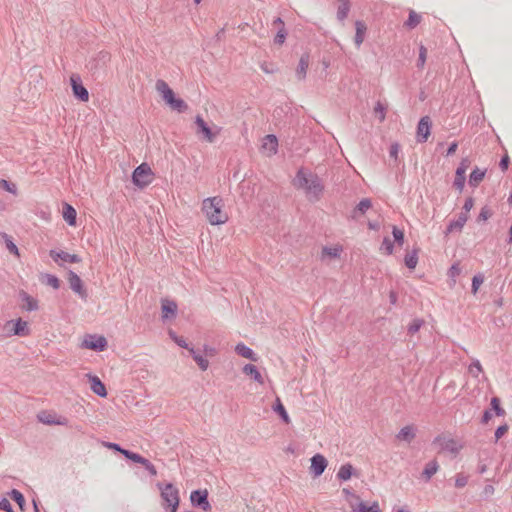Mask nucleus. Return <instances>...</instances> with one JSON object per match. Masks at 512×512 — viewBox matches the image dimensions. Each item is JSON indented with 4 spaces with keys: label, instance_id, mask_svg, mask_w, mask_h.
Masks as SVG:
<instances>
[{
    "label": "nucleus",
    "instance_id": "f257e3e1",
    "mask_svg": "<svg viewBox=\"0 0 512 512\" xmlns=\"http://www.w3.org/2000/svg\"><path fill=\"white\" fill-rule=\"evenodd\" d=\"M293 184L296 188L304 190L306 198L312 203L321 199L325 189L323 181L317 174L305 172L303 169L297 171Z\"/></svg>",
    "mask_w": 512,
    "mask_h": 512
},
{
    "label": "nucleus",
    "instance_id": "f03ea898",
    "mask_svg": "<svg viewBox=\"0 0 512 512\" xmlns=\"http://www.w3.org/2000/svg\"><path fill=\"white\" fill-rule=\"evenodd\" d=\"M223 200L220 197H211L203 201L202 210L211 225L224 224L228 216L222 211Z\"/></svg>",
    "mask_w": 512,
    "mask_h": 512
},
{
    "label": "nucleus",
    "instance_id": "7ed1b4c3",
    "mask_svg": "<svg viewBox=\"0 0 512 512\" xmlns=\"http://www.w3.org/2000/svg\"><path fill=\"white\" fill-rule=\"evenodd\" d=\"M157 487L161 492L163 508L176 512L180 502L179 490L172 483H157Z\"/></svg>",
    "mask_w": 512,
    "mask_h": 512
},
{
    "label": "nucleus",
    "instance_id": "20e7f679",
    "mask_svg": "<svg viewBox=\"0 0 512 512\" xmlns=\"http://www.w3.org/2000/svg\"><path fill=\"white\" fill-rule=\"evenodd\" d=\"M153 172L147 163L139 165L132 174L134 185L144 188L152 182Z\"/></svg>",
    "mask_w": 512,
    "mask_h": 512
},
{
    "label": "nucleus",
    "instance_id": "39448f33",
    "mask_svg": "<svg viewBox=\"0 0 512 512\" xmlns=\"http://www.w3.org/2000/svg\"><path fill=\"white\" fill-rule=\"evenodd\" d=\"M432 444L436 446L440 452L457 454L461 449V446L455 439L443 435L436 436Z\"/></svg>",
    "mask_w": 512,
    "mask_h": 512
},
{
    "label": "nucleus",
    "instance_id": "423d86ee",
    "mask_svg": "<svg viewBox=\"0 0 512 512\" xmlns=\"http://www.w3.org/2000/svg\"><path fill=\"white\" fill-rule=\"evenodd\" d=\"M190 501L193 507L200 508L205 512H209L212 509L208 500V491L206 489L192 491L190 494Z\"/></svg>",
    "mask_w": 512,
    "mask_h": 512
},
{
    "label": "nucleus",
    "instance_id": "0eeeda50",
    "mask_svg": "<svg viewBox=\"0 0 512 512\" xmlns=\"http://www.w3.org/2000/svg\"><path fill=\"white\" fill-rule=\"evenodd\" d=\"M70 83L73 96L82 102H87L89 100V92L82 84L81 77L78 74H72Z\"/></svg>",
    "mask_w": 512,
    "mask_h": 512
},
{
    "label": "nucleus",
    "instance_id": "6e6552de",
    "mask_svg": "<svg viewBox=\"0 0 512 512\" xmlns=\"http://www.w3.org/2000/svg\"><path fill=\"white\" fill-rule=\"evenodd\" d=\"M82 346L86 349L102 352L107 348V340L100 335H87Z\"/></svg>",
    "mask_w": 512,
    "mask_h": 512
},
{
    "label": "nucleus",
    "instance_id": "1a4fd4ad",
    "mask_svg": "<svg viewBox=\"0 0 512 512\" xmlns=\"http://www.w3.org/2000/svg\"><path fill=\"white\" fill-rule=\"evenodd\" d=\"M111 55L107 51H100L90 62L89 68L93 74L100 73L105 70Z\"/></svg>",
    "mask_w": 512,
    "mask_h": 512
},
{
    "label": "nucleus",
    "instance_id": "9d476101",
    "mask_svg": "<svg viewBox=\"0 0 512 512\" xmlns=\"http://www.w3.org/2000/svg\"><path fill=\"white\" fill-rule=\"evenodd\" d=\"M393 242L386 238V255L393 254L396 248H401L404 244V232L397 226H392Z\"/></svg>",
    "mask_w": 512,
    "mask_h": 512
},
{
    "label": "nucleus",
    "instance_id": "9b49d317",
    "mask_svg": "<svg viewBox=\"0 0 512 512\" xmlns=\"http://www.w3.org/2000/svg\"><path fill=\"white\" fill-rule=\"evenodd\" d=\"M372 210V201L369 198H363L351 211V218L355 221L361 222L362 217Z\"/></svg>",
    "mask_w": 512,
    "mask_h": 512
},
{
    "label": "nucleus",
    "instance_id": "f8f14e48",
    "mask_svg": "<svg viewBox=\"0 0 512 512\" xmlns=\"http://www.w3.org/2000/svg\"><path fill=\"white\" fill-rule=\"evenodd\" d=\"M195 124L197 126L196 133L198 135H202L201 138L206 140L209 143L214 142L216 133H213L211 128L208 126V124L204 121V119L197 115L195 118Z\"/></svg>",
    "mask_w": 512,
    "mask_h": 512
},
{
    "label": "nucleus",
    "instance_id": "ddd939ff",
    "mask_svg": "<svg viewBox=\"0 0 512 512\" xmlns=\"http://www.w3.org/2000/svg\"><path fill=\"white\" fill-rule=\"evenodd\" d=\"M469 165H470V161L467 158H465V159L461 160L459 166L456 169L453 186L460 192H462L464 189L465 180H466L465 172H466L467 168L469 167Z\"/></svg>",
    "mask_w": 512,
    "mask_h": 512
},
{
    "label": "nucleus",
    "instance_id": "4468645a",
    "mask_svg": "<svg viewBox=\"0 0 512 512\" xmlns=\"http://www.w3.org/2000/svg\"><path fill=\"white\" fill-rule=\"evenodd\" d=\"M68 281L70 288L77 293L81 299L86 300L88 294L86 289L83 286V282L81 278L73 271H69L68 273Z\"/></svg>",
    "mask_w": 512,
    "mask_h": 512
},
{
    "label": "nucleus",
    "instance_id": "2eb2a0df",
    "mask_svg": "<svg viewBox=\"0 0 512 512\" xmlns=\"http://www.w3.org/2000/svg\"><path fill=\"white\" fill-rule=\"evenodd\" d=\"M431 132V120L428 116H424L420 119L417 125V141L424 143L427 141Z\"/></svg>",
    "mask_w": 512,
    "mask_h": 512
},
{
    "label": "nucleus",
    "instance_id": "dca6fc26",
    "mask_svg": "<svg viewBox=\"0 0 512 512\" xmlns=\"http://www.w3.org/2000/svg\"><path fill=\"white\" fill-rule=\"evenodd\" d=\"M12 326V329L10 330L12 335L25 337L30 334V329L28 327V322L22 320L21 318H18L17 320L8 321L6 323V327Z\"/></svg>",
    "mask_w": 512,
    "mask_h": 512
},
{
    "label": "nucleus",
    "instance_id": "f3484780",
    "mask_svg": "<svg viewBox=\"0 0 512 512\" xmlns=\"http://www.w3.org/2000/svg\"><path fill=\"white\" fill-rule=\"evenodd\" d=\"M327 464L328 462L323 455L316 454L311 458L310 470L315 477H318L323 474L327 467Z\"/></svg>",
    "mask_w": 512,
    "mask_h": 512
},
{
    "label": "nucleus",
    "instance_id": "a211bd4d",
    "mask_svg": "<svg viewBox=\"0 0 512 512\" xmlns=\"http://www.w3.org/2000/svg\"><path fill=\"white\" fill-rule=\"evenodd\" d=\"M50 257L57 262L59 259L69 263H79L81 258L77 254H69L65 251H56L54 249L49 252Z\"/></svg>",
    "mask_w": 512,
    "mask_h": 512
},
{
    "label": "nucleus",
    "instance_id": "6ab92c4d",
    "mask_svg": "<svg viewBox=\"0 0 512 512\" xmlns=\"http://www.w3.org/2000/svg\"><path fill=\"white\" fill-rule=\"evenodd\" d=\"M156 90L162 95V97L167 105L175 98V94H174L173 90L162 79L157 80Z\"/></svg>",
    "mask_w": 512,
    "mask_h": 512
},
{
    "label": "nucleus",
    "instance_id": "aec40b11",
    "mask_svg": "<svg viewBox=\"0 0 512 512\" xmlns=\"http://www.w3.org/2000/svg\"><path fill=\"white\" fill-rule=\"evenodd\" d=\"M162 318L164 320L171 319L176 316L177 313V304L173 300L164 299L162 300Z\"/></svg>",
    "mask_w": 512,
    "mask_h": 512
},
{
    "label": "nucleus",
    "instance_id": "412c9836",
    "mask_svg": "<svg viewBox=\"0 0 512 512\" xmlns=\"http://www.w3.org/2000/svg\"><path fill=\"white\" fill-rule=\"evenodd\" d=\"M469 216L466 215V213H460L458 215V218L455 220H451L446 228V234L452 233V232H461L463 229L465 223L467 222Z\"/></svg>",
    "mask_w": 512,
    "mask_h": 512
},
{
    "label": "nucleus",
    "instance_id": "4be33fe9",
    "mask_svg": "<svg viewBox=\"0 0 512 512\" xmlns=\"http://www.w3.org/2000/svg\"><path fill=\"white\" fill-rule=\"evenodd\" d=\"M343 247L341 245H335L333 247L324 246L321 250L320 260L325 261L327 259L339 258Z\"/></svg>",
    "mask_w": 512,
    "mask_h": 512
},
{
    "label": "nucleus",
    "instance_id": "5701e85b",
    "mask_svg": "<svg viewBox=\"0 0 512 512\" xmlns=\"http://www.w3.org/2000/svg\"><path fill=\"white\" fill-rule=\"evenodd\" d=\"M415 436H416V427L414 425H407V426L403 427L402 429H400V431L396 435V438L399 441H403V442H406L409 444L412 442V440L415 438Z\"/></svg>",
    "mask_w": 512,
    "mask_h": 512
},
{
    "label": "nucleus",
    "instance_id": "b1692460",
    "mask_svg": "<svg viewBox=\"0 0 512 512\" xmlns=\"http://www.w3.org/2000/svg\"><path fill=\"white\" fill-rule=\"evenodd\" d=\"M20 299L24 302L22 305V308L26 311H35L38 309V301L30 296L27 292L24 290H21L19 292Z\"/></svg>",
    "mask_w": 512,
    "mask_h": 512
},
{
    "label": "nucleus",
    "instance_id": "393cba45",
    "mask_svg": "<svg viewBox=\"0 0 512 512\" xmlns=\"http://www.w3.org/2000/svg\"><path fill=\"white\" fill-rule=\"evenodd\" d=\"M310 56L308 53H304L301 55L297 69L296 76L299 80H304L306 78L307 69L309 67Z\"/></svg>",
    "mask_w": 512,
    "mask_h": 512
},
{
    "label": "nucleus",
    "instance_id": "a878e982",
    "mask_svg": "<svg viewBox=\"0 0 512 512\" xmlns=\"http://www.w3.org/2000/svg\"><path fill=\"white\" fill-rule=\"evenodd\" d=\"M339 2V5L337 7V20L341 23H343L350 12L351 9V2L350 0H337Z\"/></svg>",
    "mask_w": 512,
    "mask_h": 512
},
{
    "label": "nucleus",
    "instance_id": "bb28decb",
    "mask_svg": "<svg viewBox=\"0 0 512 512\" xmlns=\"http://www.w3.org/2000/svg\"><path fill=\"white\" fill-rule=\"evenodd\" d=\"M235 352L240 355L243 358L249 359L253 362L258 361L257 355L254 353V351L246 346L244 343H238L235 346Z\"/></svg>",
    "mask_w": 512,
    "mask_h": 512
},
{
    "label": "nucleus",
    "instance_id": "cd10ccee",
    "mask_svg": "<svg viewBox=\"0 0 512 512\" xmlns=\"http://www.w3.org/2000/svg\"><path fill=\"white\" fill-rule=\"evenodd\" d=\"M91 383V390L100 397L107 396V390L104 383L97 376H89Z\"/></svg>",
    "mask_w": 512,
    "mask_h": 512
},
{
    "label": "nucleus",
    "instance_id": "c85d7f7f",
    "mask_svg": "<svg viewBox=\"0 0 512 512\" xmlns=\"http://www.w3.org/2000/svg\"><path fill=\"white\" fill-rule=\"evenodd\" d=\"M355 29H356V33L354 36V43L359 48L364 41L365 33L367 30L365 22L361 21V20H357L355 22Z\"/></svg>",
    "mask_w": 512,
    "mask_h": 512
},
{
    "label": "nucleus",
    "instance_id": "c756f323",
    "mask_svg": "<svg viewBox=\"0 0 512 512\" xmlns=\"http://www.w3.org/2000/svg\"><path fill=\"white\" fill-rule=\"evenodd\" d=\"M62 215L64 220L71 226L76 225L77 212L73 206L68 203L63 205Z\"/></svg>",
    "mask_w": 512,
    "mask_h": 512
},
{
    "label": "nucleus",
    "instance_id": "7c9ffc66",
    "mask_svg": "<svg viewBox=\"0 0 512 512\" xmlns=\"http://www.w3.org/2000/svg\"><path fill=\"white\" fill-rule=\"evenodd\" d=\"M242 370H243L244 374L250 376L257 383H259V384L264 383V379H263L261 373L259 372L258 368L255 365L246 364Z\"/></svg>",
    "mask_w": 512,
    "mask_h": 512
},
{
    "label": "nucleus",
    "instance_id": "2f4dec72",
    "mask_svg": "<svg viewBox=\"0 0 512 512\" xmlns=\"http://www.w3.org/2000/svg\"><path fill=\"white\" fill-rule=\"evenodd\" d=\"M438 469H439L438 462L436 460H432L425 465L423 472H422V477L424 478V480L426 482H428L432 478V476L434 474H436Z\"/></svg>",
    "mask_w": 512,
    "mask_h": 512
},
{
    "label": "nucleus",
    "instance_id": "473e14b6",
    "mask_svg": "<svg viewBox=\"0 0 512 512\" xmlns=\"http://www.w3.org/2000/svg\"><path fill=\"white\" fill-rule=\"evenodd\" d=\"M486 170H481L478 167L474 168L469 176V185L477 187L479 183L484 179Z\"/></svg>",
    "mask_w": 512,
    "mask_h": 512
},
{
    "label": "nucleus",
    "instance_id": "72a5a7b5",
    "mask_svg": "<svg viewBox=\"0 0 512 512\" xmlns=\"http://www.w3.org/2000/svg\"><path fill=\"white\" fill-rule=\"evenodd\" d=\"M190 355L194 359V361L198 364L199 368L202 371H206L209 367V361L204 358L199 352H197L193 347H191L189 350Z\"/></svg>",
    "mask_w": 512,
    "mask_h": 512
},
{
    "label": "nucleus",
    "instance_id": "f704fd0d",
    "mask_svg": "<svg viewBox=\"0 0 512 512\" xmlns=\"http://www.w3.org/2000/svg\"><path fill=\"white\" fill-rule=\"evenodd\" d=\"M272 409L275 413H277L279 415V417L285 422V423H289L290 422V418H289V415L284 407V405L282 404L280 398H276V401L274 403V405L272 406Z\"/></svg>",
    "mask_w": 512,
    "mask_h": 512
},
{
    "label": "nucleus",
    "instance_id": "c9c22d12",
    "mask_svg": "<svg viewBox=\"0 0 512 512\" xmlns=\"http://www.w3.org/2000/svg\"><path fill=\"white\" fill-rule=\"evenodd\" d=\"M0 236L7 248V250L16 256H19V250L16 244L13 242L12 237L5 232H0Z\"/></svg>",
    "mask_w": 512,
    "mask_h": 512
},
{
    "label": "nucleus",
    "instance_id": "e433bc0d",
    "mask_svg": "<svg viewBox=\"0 0 512 512\" xmlns=\"http://www.w3.org/2000/svg\"><path fill=\"white\" fill-rule=\"evenodd\" d=\"M354 474V468L351 464L347 463L340 467L337 478L341 481H347Z\"/></svg>",
    "mask_w": 512,
    "mask_h": 512
},
{
    "label": "nucleus",
    "instance_id": "4c0bfd02",
    "mask_svg": "<svg viewBox=\"0 0 512 512\" xmlns=\"http://www.w3.org/2000/svg\"><path fill=\"white\" fill-rule=\"evenodd\" d=\"M404 263L407 268L415 269L418 263V250L414 249L410 252H407L404 257Z\"/></svg>",
    "mask_w": 512,
    "mask_h": 512
},
{
    "label": "nucleus",
    "instance_id": "58836bf2",
    "mask_svg": "<svg viewBox=\"0 0 512 512\" xmlns=\"http://www.w3.org/2000/svg\"><path fill=\"white\" fill-rule=\"evenodd\" d=\"M400 153V145L398 143H392L389 148V157L393 162L394 166H398L401 163V158L399 157Z\"/></svg>",
    "mask_w": 512,
    "mask_h": 512
},
{
    "label": "nucleus",
    "instance_id": "ea45409f",
    "mask_svg": "<svg viewBox=\"0 0 512 512\" xmlns=\"http://www.w3.org/2000/svg\"><path fill=\"white\" fill-rule=\"evenodd\" d=\"M168 105L170 106L171 109L179 113H183L188 109L187 103L181 98L175 97Z\"/></svg>",
    "mask_w": 512,
    "mask_h": 512
},
{
    "label": "nucleus",
    "instance_id": "a19ab883",
    "mask_svg": "<svg viewBox=\"0 0 512 512\" xmlns=\"http://www.w3.org/2000/svg\"><path fill=\"white\" fill-rule=\"evenodd\" d=\"M265 142L263 144L264 147H268L269 150L275 154L277 152L278 140L274 134H268L264 138Z\"/></svg>",
    "mask_w": 512,
    "mask_h": 512
},
{
    "label": "nucleus",
    "instance_id": "79ce46f5",
    "mask_svg": "<svg viewBox=\"0 0 512 512\" xmlns=\"http://www.w3.org/2000/svg\"><path fill=\"white\" fill-rule=\"evenodd\" d=\"M41 281L54 289L60 288V280L55 275L46 273L42 275Z\"/></svg>",
    "mask_w": 512,
    "mask_h": 512
},
{
    "label": "nucleus",
    "instance_id": "37998d69",
    "mask_svg": "<svg viewBox=\"0 0 512 512\" xmlns=\"http://www.w3.org/2000/svg\"><path fill=\"white\" fill-rule=\"evenodd\" d=\"M354 512H381L378 503L367 506L364 502H360L357 508L353 507Z\"/></svg>",
    "mask_w": 512,
    "mask_h": 512
},
{
    "label": "nucleus",
    "instance_id": "c03bdc74",
    "mask_svg": "<svg viewBox=\"0 0 512 512\" xmlns=\"http://www.w3.org/2000/svg\"><path fill=\"white\" fill-rule=\"evenodd\" d=\"M8 495L10 496V498L12 500H14L20 507L21 510L24 509V506H25V498L23 496V494L18 491L17 489H12Z\"/></svg>",
    "mask_w": 512,
    "mask_h": 512
},
{
    "label": "nucleus",
    "instance_id": "a18cd8bd",
    "mask_svg": "<svg viewBox=\"0 0 512 512\" xmlns=\"http://www.w3.org/2000/svg\"><path fill=\"white\" fill-rule=\"evenodd\" d=\"M421 20V16L417 14L415 11H410L407 21L405 22V26L409 29L415 28Z\"/></svg>",
    "mask_w": 512,
    "mask_h": 512
},
{
    "label": "nucleus",
    "instance_id": "49530a36",
    "mask_svg": "<svg viewBox=\"0 0 512 512\" xmlns=\"http://www.w3.org/2000/svg\"><path fill=\"white\" fill-rule=\"evenodd\" d=\"M425 324V321L420 318H415L413 321L408 325L407 331L408 334L413 335L417 333L421 327Z\"/></svg>",
    "mask_w": 512,
    "mask_h": 512
},
{
    "label": "nucleus",
    "instance_id": "de8ad7c7",
    "mask_svg": "<svg viewBox=\"0 0 512 512\" xmlns=\"http://www.w3.org/2000/svg\"><path fill=\"white\" fill-rule=\"evenodd\" d=\"M288 33L285 27L277 29V33L274 37V43L276 45H282L287 37Z\"/></svg>",
    "mask_w": 512,
    "mask_h": 512
},
{
    "label": "nucleus",
    "instance_id": "09e8293b",
    "mask_svg": "<svg viewBox=\"0 0 512 512\" xmlns=\"http://www.w3.org/2000/svg\"><path fill=\"white\" fill-rule=\"evenodd\" d=\"M468 370L469 373L472 374L474 377H478V375L483 371L481 363L477 359L472 361V363L469 365Z\"/></svg>",
    "mask_w": 512,
    "mask_h": 512
},
{
    "label": "nucleus",
    "instance_id": "8fccbe9b",
    "mask_svg": "<svg viewBox=\"0 0 512 512\" xmlns=\"http://www.w3.org/2000/svg\"><path fill=\"white\" fill-rule=\"evenodd\" d=\"M426 57H427V49L423 45H421L419 48V57H418L417 64H416L417 68L423 69L425 62H426Z\"/></svg>",
    "mask_w": 512,
    "mask_h": 512
},
{
    "label": "nucleus",
    "instance_id": "3c124183",
    "mask_svg": "<svg viewBox=\"0 0 512 512\" xmlns=\"http://www.w3.org/2000/svg\"><path fill=\"white\" fill-rule=\"evenodd\" d=\"M491 406L497 416H503L505 410L500 406V400L497 397L491 399Z\"/></svg>",
    "mask_w": 512,
    "mask_h": 512
},
{
    "label": "nucleus",
    "instance_id": "603ef678",
    "mask_svg": "<svg viewBox=\"0 0 512 512\" xmlns=\"http://www.w3.org/2000/svg\"><path fill=\"white\" fill-rule=\"evenodd\" d=\"M38 419L40 422H42L44 424H48V425H63L65 423L62 420H55V418L51 415H49L47 417H42V416L38 415Z\"/></svg>",
    "mask_w": 512,
    "mask_h": 512
},
{
    "label": "nucleus",
    "instance_id": "864d4df0",
    "mask_svg": "<svg viewBox=\"0 0 512 512\" xmlns=\"http://www.w3.org/2000/svg\"><path fill=\"white\" fill-rule=\"evenodd\" d=\"M0 187L4 190H6L7 192H10L12 194H16L17 192V188H16V185L5 180V179H1L0 180Z\"/></svg>",
    "mask_w": 512,
    "mask_h": 512
},
{
    "label": "nucleus",
    "instance_id": "5fc2aeb1",
    "mask_svg": "<svg viewBox=\"0 0 512 512\" xmlns=\"http://www.w3.org/2000/svg\"><path fill=\"white\" fill-rule=\"evenodd\" d=\"M468 483V477L464 474H457L455 477V486L457 488H463Z\"/></svg>",
    "mask_w": 512,
    "mask_h": 512
},
{
    "label": "nucleus",
    "instance_id": "6e6d98bb",
    "mask_svg": "<svg viewBox=\"0 0 512 512\" xmlns=\"http://www.w3.org/2000/svg\"><path fill=\"white\" fill-rule=\"evenodd\" d=\"M483 281L484 278L481 274H477L472 278V292L474 294L478 291L479 286L483 283Z\"/></svg>",
    "mask_w": 512,
    "mask_h": 512
},
{
    "label": "nucleus",
    "instance_id": "4d7b16f0",
    "mask_svg": "<svg viewBox=\"0 0 512 512\" xmlns=\"http://www.w3.org/2000/svg\"><path fill=\"white\" fill-rule=\"evenodd\" d=\"M124 457L128 460H131L135 463H139L140 460L142 459L143 456H141L140 454L138 453H135V452H132L130 450H127L125 453H124Z\"/></svg>",
    "mask_w": 512,
    "mask_h": 512
},
{
    "label": "nucleus",
    "instance_id": "13d9d810",
    "mask_svg": "<svg viewBox=\"0 0 512 512\" xmlns=\"http://www.w3.org/2000/svg\"><path fill=\"white\" fill-rule=\"evenodd\" d=\"M0 510L5 512H14L13 507L7 498H2L0 500Z\"/></svg>",
    "mask_w": 512,
    "mask_h": 512
},
{
    "label": "nucleus",
    "instance_id": "bf43d9fd",
    "mask_svg": "<svg viewBox=\"0 0 512 512\" xmlns=\"http://www.w3.org/2000/svg\"><path fill=\"white\" fill-rule=\"evenodd\" d=\"M491 216V211L487 206H484L479 215H478V221H486Z\"/></svg>",
    "mask_w": 512,
    "mask_h": 512
},
{
    "label": "nucleus",
    "instance_id": "052dcab7",
    "mask_svg": "<svg viewBox=\"0 0 512 512\" xmlns=\"http://www.w3.org/2000/svg\"><path fill=\"white\" fill-rule=\"evenodd\" d=\"M508 431V425H500L495 431V441L497 442Z\"/></svg>",
    "mask_w": 512,
    "mask_h": 512
},
{
    "label": "nucleus",
    "instance_id": "680f3d73",
    "mask_svg": "<svg viewBox=\"0 0 512 512\" xmlns=\"http://www.w3.org/2000/svg\"><path fill=\"white\" fill-rule=\"evenodd\" d=\"M473 206H474V199L472 197L466 198L464 205H463V211L461 213H466V215H468V213L473 208Z\"/></svg>",
    "mask_w": 512,
    "mask_h": 512
},
{
    "label": "nucleus",
    "instance_id": "e2e57ef3",
    "mask_svg": "<svg viewBox=\"0 0 512 512\" xmlns=\"http://www.w3.org/2000/svg\"><path fill=\"white\" fill-rule=\"evenodd\" d=\"M105 445L109 449H112L114 451L121 453L123 456H124V453L128 450V449L122 448L119 444L113 443V442H107Z\"/></svg>",
    "mask_w": 512,
    "mask_h": 512
},
{
    "label": "nucleus",
    "instance_id": "0e129e2a",
    "mask_svg": "<svg viewBox=\"0 0 512 512\" xmlns=\"http://www.w3.org/2000/svg\"><path fill=\"white\" fill-rule=\"evenodd\" d=\"M375 112L378 115L379 120L382 122L384 121V105L378 101L375 106Z\"/></svg>",
    "mask_w": 512,
    "mask_h": 512
},
{
    "label": "nucleus",
    "instance_id": "69168bd1",
    "mask_svg": "<svg viewBox=\"0 0 512 512\" xmlns=\"http://www.w3.org/2000/svg\"><path fill=\"white\" fill-rule=\"evenodd\" d=\"M509 163L510 159L508 155H504L499 162V167L501 168L502 171H506L509 167Z\"/></svg>",
    "mask_w": 512,
    "mask_h": 512
},
{
    "label": "nucleus",
    "instance_id": "338daca9",
    "mask_svg": "<svg viewBox=\"0 0 512 512\" xmlns=\"http://www.w3.org/2000/svg\"><path fill=\"white\" fill-rule=\"evenodd\" d=\"M175 342L177 343V345L187 350L191 348L183 337L175 336Z\"/></svg>",
    "mask_w": 512,
    "mask_h": 512
},
{
    "label": "nucleus",
    "instance_id": "774afa93",
    "mask_svg": "<svg viewBox=\"0 0 512 512\" xmlns=\"http://www.w3.org/2000/svg\"><path fill=\"white\" fill-rule=\"evenodd\" d=\"M272 26L276 29H279L285 27V23L280 17H277L276 19L273 20Z\"/></svg>",
    "mask_w": 512,
    "mask_h": 512
}]
</instances>
